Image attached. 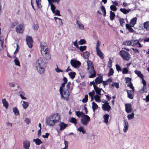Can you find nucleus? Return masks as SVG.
Segmentation results:
<instances>
[{
    "mask_svg": "<svg viewBox=\"0 0 149 149\" xmlns=\"http://www.w3.org/2000/svg\"><path fill=\"white\" fill-rule=\"evenodd\" d=\"M47 63L44 59L41 58H39L36 61V68L38 72L40 74L43 73L45 71V68Z\"/></svg>",
    "mask_w": 149,
    "mask_h": 149,
    "instance_id": "f257e3e1",
    "label": "nucleus"
},
{
    "mask_svg": "<svg viewBox=\"0 0 149 149\" xmlns=\"http://www.w3.org/2000/svg\"><path fill=\"white\" fill-rule=\"evenodd\" d=\"M40 47V51L42 55L45 56L46 60H50L51 58V56L49 49L48 48L46 43L44 42H41Z\"/></svg>",
    "mask_w": 149,
    "mask_h": 149,
    "instance_id": "f03ea898",
    "label": "nucleus"
},
{
    "mask_svg": "<svg viewBox=\"0 0 149 149\" xmlns=\"http://www.w3.org/2000/svg\"><path fill=\"white\" fill-rule=\"evenodd\" d=\"M87 64L88 66V71L91 75L89 76V78H93L94 77L96 74L92 62L88 60L87 62Z\"/></svg>",
    "mask_w": 149,
    "mask_h": 149,
    "instance_id": "7ed1b4c3",
    "label": "nucleus"
},
{
    "mask_svg": "<svg viewBox=\"0 0 149 149\" xmlns=\"http://www.w3.org/2000/svg\"><path fill=\"white\" fill-rule=\"evenodd\" d=\"M124 45L127 46H138L139 47H142L143 45L141 44L138 40H133L130 41H127L123 42Z\"/></svg>",
    "mask_w": 149,
    "mask_h": 149,
    "instance_id": "20e7f679",
    "label": "nucleus"
},
{
    "mask_svg": "<svg viewBox=\"0 0 149 149\" xmlns=\"http://www.w3.org/2000/svg\"><path fill=\"white\" fill-rule=\"evenodd\" d=\"M60 93L62 99H63L68 100L69 98L70 93L68 90L66 89L61 90V88L59 89Z\"/></svg>",
    "mask_w": 149,
    "mask_h": 149,
    "instance_id": "39448f33",
    "label": "nucleus"
},
{
    "mask_svg": "<svg viewBox=\"0 0 149 149\" xmlns=\"http://www.w3.org/2000/svg\"><path fill=\"white\" fill-rule=\"evenodd\" d=\"M90 120V118L87 115H83L81 119V123L84 126L87 125Z\"/></svg>",
    "mask_w": 149,
    "mask_h": 149,
    "instance_id": "423d86ee",
    "label": "nucleus"
},
{
    "mask_svg": "<svg viewBox=\"0 0 149 149\" xmlns=\"http://www.w3.org/2000/svg\"><path fill=\"white\" fill-rule=\"evenodd\" d=\"M120 54L123 59L126 61H129L130 58V55L125 50H121L120 52Z\"/></svg>",
    "mask_w": 149,
    "mask_h": 149,
    "instance_id": "0eeeda50",
    "label": "nucleus"
},
{
    "mask_svg": "<svg viewBox=\"0 0 149 149\" xmlns=\"http://www.w3.org/2000/svg\"><path fill=\"white\" fill-rule=\"evenodd\" d=\"M72 66L75 68H78L81 65V63L75 59H71L70 61Z\"/></svg>",
    "mask_w": 149,
    "mask_h": 149,
    "instance_id": "6e6552de",
    "label": "nucleus"
},
{
    "mask_svg": "<svg viewBox=\"0 0 149 149\" xmlns=\"http://www.w3.org/2000/svg\"><path fill=\"white\" fill-rule=\"evenodd\" d=\"M24 24H21L18 25L16 28V31L19 33H22L24 30Z\"/></svg>",
    "mask_w": 149,
    "mask_h": 149,
    "instance_id": "1a4fd4ad",
    "label": "nucleus"
},
{
    "mask_svg": "<svg viewBox=\"0 0 149 149\" xmlns=\"http://www.w3.org/2000/svg\"><path fill=\"white\" fill-rule=\"evenodd\" d=\"M50 116L52 119L54 120L56 123L58 122L61 119L60 116L58 113H55L52 115Z\"/></svg>",
    "mask_w": 149,
    "mask_h": 149,
    "instance_id": "9d476101",
    "label": "nucleus"
},
{
    "mask_svg": "<svg viewBox=\"0 0 149 149\" xmlns=\"http://www.w3.org/2000/svg\"><path fill=\"white\" fill-rule=\"evenodd\" d=\"M46 122L47 124L50 126H53L56 124L50 116L46 119Z\"/></svg>",
    "mask_w": 149,
    "mask_h": 149,
    "instance_id": "9b49d317",
    "label": "nucleus"
},
{
    "mask_svg": "<svg viewBox=\"0 0 149 149\" xmlns=\"http://www.w3.org/2000/svg\"><path fill=\"white\" fill-rule=\"evenodd\" d=\"M104 104H102V109L105 111L109 112L111 109V106L109 105V103L104 101Z\"/></svg>",
    "mask_w": 149,
    "mask_h": 149,
    "instance_id": "f8f14e48",
    "label": "nucleus"
},
{
    "mask_svg": "<svg viewBox=\"0 0 149 149\" xmlns=\"http://www.w3.org/2000/svg\"><path fill=\"white\" fill-rule=\"evenodd\" d=\"M26 41L28 47L31 48L32 47L33 41L32 38L29 36H27L26 38Z\"/></svg>",
    "mask_w": 149,
    "mask_h": 149,
    "instance_id": "ddd939ff",
    "label": "nucleus"
},
{
    "mask_svg": "<svg viewBox=\"0 0 149 149\" xmlns=\"http://www.w3.org/2000/svg\"><path fill=\"white\" fill-rule=\"evenodd\" d=\"M59 127V130L62 131L64 130L68 126V124L64 123L63 122L60 121L58 125Z\"/></svg>",
    "mask_w": 149,
    "mask_h": 149,
    "instance_id": "4468645a",
    "label": "nucleus"
},
{
    "mask_svg": "<svg viewBox=\"0 0 149 149\" xmlns=\"http://www.w3.org/2000/svg\"><path fill=\"white\" fill-rule=\"evenodd\" d=\"M125 111L128 113H130L132 111V106L130 104H125Z\"/></svg>",
    "mask_w": 149,
    "mask_h": 149,
    "instance_id": "2eb2a0df",
    "label": "nucleus"
},
{
    "mask_svg": "<svg viewBox=\"0 0 149 149\" xmlns=\"http://www.w3.org/2000/svg\"><path fill=\"white\" fill-rule=\"evenodd\" d=\"M123 131L124 132H126L128 130L129 124L128 122L126 120H123Z\"/></svg>",
    "mask_w": 149,
    "mask_h": 149,
    "instance_id": "dca6fc26",
    "label": "nucleus"
},
{
    "mask_svg": "<svg viewBox=\"0 0 149 149\" xmlns=\"http://www.w3.org/2000/svg\"><path fill=\"white\" fill-rule=\"evenodd\" d=\"M134 90H127L128 97L130 99H132L134 96Z\"/></svg>",
    "mask_w": 149,
    "mask_h": 149,
    "instance_id": "f3484780",
    "label": "nucleus"
},
{
    "mask_svg": "<svg viewBox=\"0 0 149 149\" xmlns=\"http://www.w3.org/2000/svg\"><path fill=\"white\" fill-rule=\"evenodd\" d=\"M23 147L25 149H29L30 146V142L28 140H25L23 141Z\"/></svg>",
    "mask_w": 149,
    "mask_h": 149,
    "instance_id": "a211bd4d",
    "label": "nucleus"
},
{
    "mask_svg": "<svg viewBox=\"0 0 149 149\" xmlns=\"http://www.w3.org/2000/svg\"><path fill=\"white\" fill-rule=\"evenodd\" d=\"M102 77L101 76H98L95 80V82L96 84H100L103 82Z\"/></svg>",
    "mask_w": 149,
    "mask_h": 149,
    "instance_id": "6ab92c4d",
    "label": "nucleus"
},
{
    "mask_svg": "<svg viewBox=\"0 0 149 149\" xmlns=\"http://www.w3.org/2000/svg\"><path fill=\"white\" fill-rule=\"evenodd\" d=\"M137 21V18L135 17L131 19L130 22V24L131 26L134 27L136 24Z\"/></svg>",
    "mask_w": 149,
    "mask_h": 149,
    "instance_id": "aec40b11",
    "label": "nucleus"
},
{
    "mask_svg": "<svg viewBox=\"0 0 149 149\" xmlns=\"http://www.w3.org/2000/svg\"><path fill=\"white\" fill-rule=\"evenodd\" d=\"M76 24L79 28L80 29L83 30L84 29V26L79 21L77 20Z\"/></svg>",
    "mask_w": 149,
    "mask_h": 149,
    "instance_id": "412c9836",
    "label": "nucleus"
},
{
    "mask_svg": "<svg viewBox=\"0 0 149 149\" xmlns=\"http://www.w3.org/2000/svg\"><path fill=\"white\" fill-rule=\"evenodd\" d=\"M96 93L98 95H101V91L102 90L103 91H104L101 88H100L97 86L94 88Z\"/></svg>",
    "mask_w": 149,
    "mask_h": 149,
    "instance_id": "4be33fe9",
    "label": "nucleus"
},
{
    "mask_svg": "<svg viewBox=\"0 0 149 149\" xmlns=\"http://www.w3.org/2000/svg\"><path fill=\"white\" fill-rule=\"evenodd\" d=\"M2 102L3 106L5 107L6 109H7L8 106V103L5 98L2 99Z\"/></svg>",
    "mask_w": 149,
    "mask_h": 149,
    "instance_id": "5701e85b",
    "label": "nucleus"
},
{
    "mask_svg": "<svg viewBox=\"0 0 149 149\" xmlns=\"http://www.w3.org/2000/svg\"><path fill=\"white\" fill-rule=\"evenodd\" d=\"M135 73L136 74L138 77L141 78V79H143V75L141 73L140 71H138L137 70H135L134 71Z\"/></svg>",
    "mask_w": 149,
    "mask_h": 149,
    "instance_id": "b1692460",
    "label": "nucleus"
},
{
    "mask_svg": "<svg viewBox=\"0 0 149 149\" xmlns=\"http://www.w3.org/2000/svg\"><path fill=\"white\" fill-rule=\"evenodd\" d=\"M33 141L37 145H40L42 143V141L39 139H34L33 140Z\"/></svg>",
    "mask_w": 149,
    "mask_h": 149,
    "instance_id": "393cba45",
    "label": "nucleus"
},
{
    "mask_svg": "<svg viewBox=\"0 0 149 149\" xmlns=\"http://www.w3.org/2000/svg\"><path fill=\"white\" fill-rule=\"evenodd\" d=\"M94 98L95 101L96 102L100 103L101 102L100 97L97 95H96L94 96Z\"/></svg>",
    "mask_w": 149,
    "mask_h": 149,
    "instance_id": "a878e982",
    "label": "nucleus"
},
{
    "mask_svg": "<svg viewBox=\"0 0 149 149\" xmlns=\"http://www.w3.org/2000/svg\"><path fill=\"white\" fill-rule=\"evenodd\" d=\"M131 10V9L127 10L126 9L122 8H121L120 9V10L125 14L128 13Z\"/></svg>",
    "mask_w": 149,
    "mask_h": 149,
    "instance_id": "bb28decb",
    "label": "nucleus"
},
{
    "mask_svg": "<svg viewBox=\"0 0 149 149\" xmlns=\"http://www.w3.org/2000/svg\"><path fill=\"white\" fill-rule=\"evenodd\" d=\"M131 27L130 25L129 24H126V27L127 29L130 32H133L134 31V30Z\"/></svg>",
    "mask_w": 149,
    "mask_h": 149,
    "instance_id": "cd10ccee",
    "label": "nucleus"
},
{
    "mask_svg": "<svg viewBox=\"0 0 149 149\" xmlns=\"http://www.w3.org/2000/svg\"><path fill=\"white\" fill-rule=\"evenodd\" d=\"M92 108L93 110V112H94L95 110L97 109L98 107V105L96 103H95L94 102H92Z\"/></svg>",
    "mask_w": 149,
    "mask_h": 149,
    "instance_id": "c85d7f7f",
    "label": "nucleus"
},
{
    "mask_svg": "<svg viewBox=\"0 0 149 149\" xmlns=\"http://www.w3.org/2000/svg\"><path fill=\"white\" fill-rule=\"evenodd\" d=\"M97 54L98 56L101 58L103 59L104 58V56L103 54L101 51L100 50H96Z\"/></svg>",
    "mask_w": 149,
    "mask_h": 149,
    "instance_id": "c756f323",
    "label": "nucleus"
},
{
    "mask_svg": "<svg viewBox=\"0 0 149 149\" xmlns=\"http://www.w3.org/2000/svg\"><path fill=\"white\" fill-rule=\"evenodd\" d=\"M109 118V115L108 114H105L103 116L104 119V122L105 123H108V119Z\"/></svg>",
    "mask_w": 149,
    "mask_h": 149,
    "instance_id": "7c9ffc66",
    "label": "nucleus"
},
{
    "mask_svg": "<svg viewBox=\"0 0 149 149\" xmlns=\"http://www.w3.org/2000/svg\"><path fill=\"white\" fill-rule=\"evenodd\" d=\"M13 110L15 115L16 116L19 115V111L16 107H13Z\"/></svg>",
    "mask_w": 149,
    "mask_h": 149,
    "instance_id": "2f4dec72",
    "label": "nucleus"
},
{
    "mask_svg": "<svg viewBox=\"0 0 149 149\" xmlns=\"http://www.w3.org/2000/svg\"><path fill=\"white\" fill-rule=\"evenodd\" d=\"M75 113L76 115L79 118L81 116L82 117L83 115H85L84 113L79 111H76Z\"/></svg>",
    "mask_w": 149,
    "mask_h": 149,
    "instance_id": "473e14b6",
    "label": "nucleus"
},
{
    "mask_svg": "<svg viewBox=\"0 0 149 149\" xmlns=\"http://www.w3.org/2000/svg\"><path fill=\"white\" fill-rule=\"evenodd\" d=\"M77 130L80 132H82L83 134H84L86 133V131L84 129V127L82 126L80 127L77 129Z\"/></svg>",
    "mask_w": 149,
    "mask_h": 149,
    "instance_id": "72a5a7b5",
    "label": "nucleus"
},
{
    "mask_svg": "<svg viewBox=\"0 0 149 149\" xmlns=\"http://www.w3.org/2000/svg\"><path fill=\"white\" fill-rule=\"evenodd\" d=\"M144 27L146 30H149V21H147L144 23Z\"/></svg>",
    "mask_w": 149,
    "mask_h": 149,
    "instance_id": "f704fd0d",
    "label": "nucleus"
},
{
    "mask_svg": "<svg viewBox=\"0 0 149 149\" xmlns=\"http://www.w3.org/2000/svg\"><path fill=\"white\" fill-rule=\"evenodd\" d=\"M23 104H22L23 107L24 109H26L29 106V103L27 102L23 101Z\"/></svg>",
    "mask_w": 149,
    "mask_h": 149,
    "instance_id": "c9c22d12",
    "label": "nucleus"
},
{
    "mask_svg": "<svg viewBox=\"0 0 149 149\" xmlns=\"http://www.w3.org/2000/svg\"><path fill=\"white\" fill-rule=\"evenodd\" d=\"M119 20L120 23V25L123 27L125 25V24L124 19L123 18H120L119 19Z\"/></svg>",
    "mask_w": 149,
    "mask_h": 149,
    "instance_id": "e433bc0d",
    "label": "nucleus"
},
{
    "mask_svg": "<svg viewBox=\"0 0 149 149\" xmlns=\"http://www.w3.org/2000/svg\"><path fill=\"white\" fill-rule=\"evenodd\" d=\"M69 75L72 79H73L76 75V73L74 72H71L69 73Z\"/></svg>",
    "mask_w": 149,
    "mask_h": 149,
    "instance_id": "4c0bfd02",
    "label": "nucleus"
},
{
    "mask_svg": "<svg viewBox=\"0 0 149 149\" xmlns=\"http://www.w3.org/2000/svg\"><path fill=\"white\" fill-rule=\"evenodd\" d=\"M115 16V13L112 11H110V17L111 20H113Z\"/></svg>",
    "mask_w": 149,
    "mask_h": 149,
    "instance_id": "58836bf2",
    "label": "nucleus"
},
{
    "mask_svg": "<svg viewBox=\"0 0 149 149\" xmlns=\"http://www.w3.org/2000/svg\"><path fill=\"white\" fill-rule=\"evenodd\" d=\"M56 22L60 26H62L63 25V23L62 22V19L60 18L58 19H57Z\"/></svg>",
    "mask_w": 149,
    "mask_h": 149,
    "instance_id": "ea45409f",
    "label": "nucleus"
},
{
    "mask_svg": "<svg viewBox=\"0 0 149 149\" xmlns=\"http://www.w3.org/2000/svg\"><path fill=\"white\" fill-rule=\"evenodd\" d=\"M100 9L102 12L103 13L104 16H105L106 15V12L105 7L104 6H102L100 7Z\"/></svg>",
    "mask_w": 149,
    "mask_h": 149,
    "instance_id": "a19ab883",
    "label": "nucleus"
},
{
    "mask_svg": "<svg viewBox=\"0 0 149 149\" xmlns=\"http://www.w3.org/2000/svg\"><path fill=\"white\" fill-rule=\"evenodd\" d=\"M89 55V52H86L83 53V56L85 59L87 58H88Z\"/></svg>",
    "mask_w": 149,
    "mask_h": 149,
    "instance_id": "79ce46f5",
    "label": "nucleus"
},
{
    "mask_svg": "<svg viewBox=\"0 0 149 149\" xmlns=\"http://www.w3.org/2000/svg\"><path fill=\"white\" fill-rule=\"evenodd\" d=\"M70 122L74 123L75 125H76L77 124L76 119L74 118H71L70 120Z\"/></svg>",
    "mask_w": 149,
    "mask_h": 149,
    "instance_id": "37998d69",
    "label": "nucleus"
},
{
    "mask_svg": "<svg viewBox=\"0 0 149 149\" xmlns=\"http://www.w3.org/2000/svg\"><path fill=\"white\" fill-rule=\"evenodd\" d=\"M134 113L133 112L131 114H128L127 116V117L129 120L132 119L134 118Z\"/></svg>",
    "mask_w": 149,
    "mask_h": 149,
    "instance_id": "c03bdc74",
    "label": "nucleus"
},
{
    "mask_svg": "<svg viewBox=\"0 0 149 149\" xmlns=\"http://www.w3.org/2000/svg\"><path fill=\"white\" fill-rule=\"evenodd\" d=\"M39 28L38 24H34L33 26V29L35 31H37Z\"/></svg>",
    "mask_w": 149,
    "mask_h": 149,
    "instance_id": "a18cd8bd",
    "label": "nucleus"
},
{
    "mask_svg": "<svg viewBox=\"0 0 149 149\" xmlns=\"http://www.w3.org/2000/svg\"><path fill=\"white\" fill-rule=\"evenodd\" d=\"M47 0L49 2V4L51 6V10H55L56 8L55 6L52 3H51V2L49 0Z\"/></svg>",
    "mask_w": 149,
    "mask_h": 149,
    "instance_id": "49530a36",
    "label": "nucleus"
},
{
    "mask_svg": "<svg viewBox=\"0 0 149 149\" xmlns=\"http://www.w3.org/2000/svg\"><path fill=\"white\" fill-rule=\"evenodd\" d=\"M41 0H36V3L37 6L39 8H40L42 6L40 4V1Z\"/></svg>",
    "mask_w": 149,
    "mask_h": 149,
    "instance_id": "de8ad7c7",
    "label": "nucleus"
},
{
    "mask_svg": "<svg viewBox=\"0 0 149 149\" xmlns=\"http://www.w3.org/2000/svg\"><path fill=\"white\" fill-rule=\"evenodd\" d=\"M64 143L65 145L64 148H62L61 149H67L68 147V142L66 141L65 140Z\"/></svg>",
    "mask_w": 149,
    "mask_h": 149,
    "instance_id": "09e8293b",
    "label": "nucleus"
},
{
    "mask_svg": "<svg viewBox=\"0 0 149 149\" xmlns=\"http://www.w3.org/2000/svg\"><path fill=\"white\" fill-rule=\"evenodd\" d=\"M114 71L112 68H111L110 69L109 71V72L108 76H110L112 75L113 73H114Z\"/></svg>",
    "mask_w": 149,
    "mask_h": 149,
    "instance_id": "8fccbe9b",
    "label": "nucleus"
},
{
    "mask_svg": "<svg viewBox=\"0 0 149 149\" xmlns=\"http://www.w3.org/2000/svg\"><path fill=\"white\" fill-rule=\"evenodd\" d=\"M86 46H80L79 47V49H80L81 52H83L84 50H86Z\"/></svg>",
    "mask_w": 149,
    "mask_h": 149,
    "instance_id": "3c124183",
    "label": "nucleus"
},
{
    "mask_svg": "<svg viewBox=\"0 0 149 149\" xmlns=\"http://www.w3.org/2000/svg\"><path fill=\"white\" fill-rule=\"evenodd\" d=\"M110 8L111 10L113 11H116L117 10L116 7L113 5L111 6Z\"/></svg>",
    "mask_w": 149,
    "mask_h": 149,
    "instance_id": "603ef678",
    "label": "nucleus"
},
{
    "mask_svg": "<svg viewBox=\"0 0 149 149\" xmlns=\"http://www.w3.org/2000/svg\"><path fill=\"white\" fill-rule=\"evenodd\" d=\"M14 62L16 65L20 66L19 61L17 59H15L14 60Z\"/></svg>",
    "mask_w": 149,
    "mask_h": 149,
    "instance_id": "864d4df0",
    "label": "nucleus"
},
{
    "mask_svg": "<svg viewBox=\"0 0 149 149\" xmlns=\"http://www.w3.org/2000/svg\"><path fill=\"white\" fill-rule=\"evenodd\" d=\"M111 86L113 87L115 86L117 88H119V84L118 83H113Z\"/></svg>",
    "mask_w": 149,
    "mask_h": 149,
    "instance_id": "5fc2aeb1",
    "label": "nucleus"
},
{
    "mask_svg": "<svg viewBox=\"0 0 149 149\" xmlns=\"http://www.w3.org/2000/svg\"><path fill=\"white\" fill-rule=\"evenodd\" d=\"M127 86L131 88L132 90H134V88L133 86V85L131 82H129L127 85Z\"/></svg>",
    "mask_w": 149,
    "mask_h": 149,
    "instance_id": "6e6d98bb",
    "label": "nucleus"
},
{
    "mask_svg": "<svg viewBox=\"0 0 149 149\" xmlns=\"http://www.w3.org/2000/svg\"><path fill=\"white\" fill-rule=\"evenodd\" d=\"M122 72L123 74H127L128 73V70L126 68H125L123 69Z\"/></svg>",
    "mask_w": 149,
    "mask_h": 149,
    "instance_id": "4d7b16f0",
    "label": "nucleus"
},
{
    "mask_svg": "<svg viewBox=\"0 0 149 149\" xmlns=\"http://www.w3.org/2000/svg\"><path fill=\"white\" fill-rule=\"evenodd\" d=\"M86 41L84 39H81L78 42V43L79 45H83L85 43Z\"/></svg>",
    "mask_w": 149,
    "mask_h": 149,
    "instance_id": "13d9d810",
    "label": "nucleus"
},
{
    "mask_svg": "<svg viewBox=\"0 0 149 149\" xmlns=\"http://www.w3.org/2000/svg\"><path fill=\"white\" fill-rule=\"evenodd\" d=\"M95 94V92L94 90H93L92 91L88 93V95L90 97L94 96Z\"/></svg>",
    "mask_w": 149,
    "mask_h": 149,
    "instance_id": "bf43d9fd",
    "label": "nucleus"
},
{
    "mask_svg": "<svg viewBox=\"0 0 149 149\" xmlns=\"http://www.w3.org/2000/svg\"><path fill=\"white\" fill-rule=\"evenodd\" d=\"M142 80V83L143 84V89H144L145 88L146 86V81L143 79H143H141Z\"/></svg>",
    "mask_w": 149,
    "mask_h": 149,
    "instance_id": "052dcab7",
    "label": "nucleus"
},
{
    "mask_svg": "<svg viewBox=\"0 0 149 149\" xmlns=\"http://www.w3.org/2000/svg\"><path fill=\"white\" fill-rule=\"evenodd\" d=\"M18 24L17 22H14L11 24L10 25V27L11 28H13L16 25Z\"/></svg>",
    "mask_w": 149,
    "mask_h": 149,
    "instance_id": "680f3d73",
    "label": "nucleus"
},
{
    "mask_svg": "<svg viewBox=\"0 0 149 149\" xmlns=\"http://www.w3.org/2000/svg\"><path fill=\"white\" fill-rule=\"evenodd\" d=\"M71 85V83L70 82H68L66 86V87L67 88V89L66 90H69L70 89V86Z\"/></svg>",
    "mask_w": 149,
    "mask_h": 149,
    "instance_id": "e2e57ef3",
    "label": "nucleus"
},
{
    "mask_svg": "<svg viewBox=\"0 0 149 149\" xmlns=\"http://www.w3.org/2000/svg\"><path fill=\"white\" fill-rule=\"evenodd\" d=\"M116 69L118 71H122V70H121V68H120V66L119 65H118V64H116Z\"/></svg>",
    "mask_w": 149,
    "mask_h": 149,
    "instance_id": "0e129e2a",
    "label": "nucleus"
},
{
    "mask_svg": "<svg viewBox=\"0 0 149 149\" xmlns=\"http://www.w3.org/2000/svg\"><path fill=\"white\" fill-rule=\"evenodd\" d=\"M18 93L19 94V96H20L21 98L22 96H24L25 95V93L23 91H21L19 92Z\"/></svg>",
    "mask_w": 149,
    "mask_h": 149,
    "instance_id": "69168bd1",
    "label": "nucleus"
},
{
    "mask_svg": "<svg viewBox=\"0 0 149 149\" xmlns=\"http://www.w3.org/2000/svg\"><path fill=\"white\" fill-rule=\"evenodd\" d=\"M100 46V43L99 41L98 40L96 43V50L100 49L99 47Z\"/></svg>",
    "mask_w": 149,
    "mask_h": 149,
    "instance_id": "338daca9",
    "label": "nucleus"
},
{
    "mask_svg": "<svg viewBox=\"0 0 149 149\" xmlns=\"http://www.w3.org/2000/svg\"><path fill=\"white\" fill-rule=\"evenodd\" d=\"M112 61L110 59V58H109L108 63V66L109 68H111V67L112 65Z\"/></svg>",
    "mask_w": 149,
    "mask_h": 149,
    "instance_id": "774afa93",
    "label": "nucleus"
}]
</instances>
